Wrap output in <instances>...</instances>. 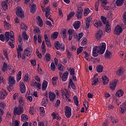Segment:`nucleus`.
Wrapping results in <instances>:
<instances>
[{
	"label": "nucleus",
	"mask_w": 126,
	"mask_h": 126,
	"mask_svg": "<svg viewBox=\"0 0 126 126\" xmlns=\"http://www.w3.org/2000/svg\"><path fill=\"white\" fill-rule=\"evenodd\" d=\"M106 50V43H102L99 46H95L93 48V56L94 57H98V55H103Z\"/></svg>",
	"instance_id": "nucleus-1"
},
{
	"label": "nucleus",
	"mask_w": 126,
	"mask_h": 126,
	"mask_svg": "<svg viewBox=\"0 0 126 126\" xmlns=\"http://www.w3.org/2000/svg\"><path fill=\"white\" fill-rule=\"evenodd\" d=\"M5 41L6 42H8L9 39L12 41V43H14V33L12 31L6 32L5 33Z\"/></svg>",
	"instance_id": "nucleus-2"
},
{
	"label": "nucleus",
	"mask_w": 126,
	"mask_h": 126,
	"mask_svg": "<svg viewBox=\"0 0 126 126\" xmlns=\"http://www.w3.org/2000/svg\"><path fill=\"white\" fill-rule=\"evenodd\" d=\"M24 111V108L22 106H19L18 107H15L13 110V113L14 116H16L18 115V116H20L22 114H23V112Z\"/></svg>",
	"instance_id": "nucleus-3"
},
{
	"label": "nucleus",
	"mask_w": 126,
	"mask_h": 126,
	"mask_svg": "<svg viewBox=\"0 0 126 126\" xmlns=\"http://www.w3.org/2000/svg\"><path fill=\"white\" fill-rule=\"evenodd\" d=\"M65 116L67 119L71 117V108L68 106H65Z\"/></svg>",
	"instance_id": "nucleus-4"
},
{
	"label": "nucleus",
	"mask_w": 126,
	"mask_h": 126,
	"mask_svg": "<svg viewBox=\"0 0 126 126\" xmlns=\"http://www.w3.org/2000/svg\"><path fill=\"white\" fill-rule=\"evenodd\" d=\"M55 48L57 50L60 51H64V45L62 43H60L59 41H57L55 43Z\"/></svg>",
	"instance_id": "nucleus-5"
},
{
	"label": "nucleus",
	"mask_w": 126,
	"mask_h": 126,
	"mask_svg": "<svg viewBox=\"0 0 126 126\" xmlns=\"http://www.w3.org/2000/svg\"><path fill=\"white\" fill-rule=\"evenodd\" d=\"M16 15L20 17V18H23L24 17V12L21 7H19L17 8Z\"/></svg>",
	"instance_id": "nucleus-6"
},
{
	"label": "nucleus",
	"mask_w": 126,
	"mask_h": 126,
	"mask_svg": "<svg viewBox=\"0 0 126 126\" xmlns=\"http://www.w3.org/2000/svg\"><path fill=\"white\" fill-rule=\"evenodd\" d=\"M124 30V28L122 29L121 26L118 25L116 26L115 30L114 31V33L116 34V35H120L121 33L123 32Z\"/></svg>",
	"instance_id": "nucleus-7"
},
{
	"label": "nucleus",
	"mask_w": 126,
	"mask_h": 126,
	"mask_svg": "<svg viewBox=\"0 0 126 126\" xmlns=\"http://www.w3.org/2000/svg\"><path fill=\"white\" fill-rule=\"evenodd\" d=\"M83 12V9L82 8L80 7L77 10V12L76 13V16L78 18V19H81L82 18V13Z\"/></svg>",
	"instance_id": "nucleus-8"
},
{
	"label": "nucleus",
	"mask_w": 126,
	"mask_h": 126,
	"mask_svg": "<svg viewBox=\"0 0 126 126\" xmlns=\"http://www.w3.org/2000/svg\"><path fill=\"white\" fill-rule=\"evenodd\" d=\"M118 82H119L118 80H115L114 81H112L110 83L109 88L111 90H113V91L116 90V87H117Z\"/></svg>",
	"instance_id": "nucleus-9"
},
{
	"label": "nucleus",
	"mask_w": 126,
	"mask_h": 126,
	"mask_svg": "<svg viewBox=\"0 0 126 126\" xmlns=\"http://www.w3.org/2000/svg\"><path fill=\"white\" fill-rule=\"evenodd\" d=\"M68 71H65L63 74V73H60V76L62 79V81H66L67 80V76H68Z\"/></svg>",
	"instance_id": "nucleus-10"
},
{
	"label": "nucleus",
	"mask_w": 126,
	"mask_h": 126,
	"mask_svg": "<svg viewBox=\"0 0 126 126\" xmlns=\"http://www.w3.org/2000/svg\"><path fill=\"white\" fill-rule=\"evenodd\" d=\"M65 91L63 90H61V93L62 94V95H64L65 96L66 99L69 101V102H70L71 101L70 99H69V94H68V91H67V89H64Z\"/></svg>",
	"instance_id": "nucleus-11"
},
{
	"label": "nucleus",
	"mask_w": 126,
	"mask_h": 126,
	"mask_svg": "<svg viewBox=\"0 0 126 126\" xmlns=\"http://www.w3.org/2000/svg\"><path fill=\"white\" fill-rule=\"evenodd\" d=\"M31 85V86L36 87L37 90H39V89H41V84L37 83V82H36L35 80H32V81Z\"/></svg>",
	"instance_id": "nucleus-12"
},
{
	"label": "nucleus",
	"mask_w": 126,
	"mask_h": 126,
	"mask_svg": "<svg viewBox=\"0 0 126 126\" xmlns=\"http://www.w3.org/2000/svg\"><path fill=\"white\" fill-rule=\"evenodd\" d=\"M94 25L96 27V28H101L103 27V23H102V22L100 20H94Z\"/></svg>",
	"instance_id": "nucleus-13"
},
{
	"label": "nucleus",
	"mask_w": 126,
	"mask_h": 126,
	"mask_svg": "<svg viewBox=\"0 0 126 126\" xmlns=\"http://www.w3.org/2000/svg\"><path fill=\"white\" fill-rule=\"evenodd\" d=\"M82 37H83V33L82 32L79 33L78 35L76 33H74L73 37L74 38V39H76V41H77V42H79Z\"/></svg>",
	"instance_id": "nucleus-14"
},
{
	"label": "nucleus",
	"mask_w": 126,
	"mask_h": 126,
	"mask_svg": "<svg viewBox=\"0 0 126 126\" xmlns=\"http://www.w3.org/2000/svg\"><path fill=\"white\" fill-rule=\"evenodd\" d=\"M0 99L2 100H3L5 98V97L7 96V92H6L5 90L2 89L0 91Z\"/></svg>",
	"instance_id": "nucleus-15"
},
{
	"label": "nucleus",
	"mask_w": 126,
	"mask_h": 126,
	"mask_svg": "<svg viewBox=\"0 0 126 126\" xmlns=\"http://www.w3.org/2000/svg\"><path fill=\"white\" fill-rule=\"evenodd\" d=\"M48 97L51 102H54V100L56 99V94L52 92H49L48 93Z\"/></svg>",
	"instance_id": "nucleus-16"
},
{
	"label": "nucleus",
	"mask_w": 126,
	"mask_h": 126,
	"mask_svg": "<svg viewBox=\"0 0 126 126\" xmlns=\"http://www.w3.org/2000/svg\"><path fill=\"white\" fill-rule=\"evenodd\" d=\"M102 36H103V31L102 30L97 31L95 34V37L97 40H100L102 38Z\"/></svg>",
	"instance_id": "nucleus-17"
},
{
	"label": "nucleus",
	"mask_w": 126,
	"mask_h": 126,
	"mask_svg": "<svg viewBox=\"0 0 126 126\" xmlns=\"http://www.w3.org/2000/svg\"><path fill=\"white\" fill-rule=\"evenodd\" d=\"M73 26L75 30H77L80 28V26H81V22L79 21H76L73 24Z\"/></svg>",
	"instance_id": "nucleus-18"
},
{
	"label": "nucleus",
	"mask_w": 126,
	"mask_h": 126,
	"mask_svg": "<svg viewBox=\"0 0 126 126\" xmlns=\"http://www.w3.org/2000/svg\"><path fill=\"white\" fill-rule=\"evenodd\" d=\"M14 77L10 76L8 78V84L9 86H12L15 84V80Z\"/></svg>",
	"instance_id": "nucleus-19"
},
{
	"label": "nucleus",
	"mask_w": 126,
	"mask_h": 126,
	"mask_svg": "<svg viewBox=\"0 0 126 126\" xmlns=\"http://www.w3.org/2000/svg\"><path fill=\"white\" fill-rule=\"evenodd\" d=\"M20 90L22 94H24V93L26 92V88H25V85H24V83H21L20 84Z\"/></svg>",
	"instance_id": "nucleus-20"
},
{
	"label": "nucleus",
	"mask_w": 126,
	"mask_h": 126,
	"mask_svg": "<svg viewBox=\"0 0 126 126\" xmlns=\"http://www.w3.org/2000/svg\"><path fill=\"white\" fill-rule=\"evenodd\" d=\"M25 55L27 57H30L31 56V54H32V49L30 48H27L25 50Z\"/></svg>",
	"instance_id": "nucleus-21"
},
{
	"label": "nucleus",
	"mask_w": 126,
	"mask_h": 126,
	"mask_svg": "<svg viewBox=\"0 0 126 126\" xmlns=\"http://www.w3.org/2000/svg\"><path fill=\"white\" fill-rule=\"evenodd\" d=\"M126 106H124V105H120L119 107V113L121 115H123V114H125L126 113Z\"/></svg>",
	"instance_id": "nucleus-22"
},
{
	"label": "nucleus",
	"mask_w": 126,
	"mask_h": 126,
	"mask_svg": "<svg viewBox=\"0 0 126 126\" xmlns=\"http://www.w3.org/2000/svg\"><path fill=\"white\" fill-rule=\"evenodd\" d=\"M30 7L31 8V13H34V12H36V4L32 3L30 5Z\"/></svg>",
	"instance_id": "nucleus-23"
},
{
	"label": "nucleus",
	"mask_w": 126,
	"mask_h": 126,
	"mask_svg": "<svg viewBox=\"0 0 126 126\" xmlns=\"http://www.w3.org/2000/svg\"><path fill=\"white\" fill-rule=\"evenodd\" d=\"M47 87H48V82L44 80L43 81V83L42 84V90H43V91H45V90L47 89Z\"/></svg>",
	"instance_id": "nucleus-24"
},
{
	"label": "nucleus",
	"mask_w": 126,
	"mask_h": 126,
	"mask_svg": "<svg viewBox=\"0 0 126 126\" xmlns=\"http://www.w3.org/2000/svg\"><path fill=\"white\" fill-rule=\"evenodd\" d=\"M91 20H92V19H91L90 17L88 18L86 20V28L88 29L89 27H90V23H91Z\"/></svg>",
	"instance_id": "nucleus-25"
},
{
	"label": "nucleus",
	"mask_w": 126,
	"mask_h": 126,
	"mask_svg": "<svg viewBox=\"0 0 126 126\" xmlns=\"http://www.w3.org/2000/svg\"><path fill=\"white\" fill-rule=\"evenodd\" d=\"M21 118L24 123H26V121H28V116L26 114H22Z\"/></svg>",
	"instance_id": "nucleus-26"
},
{
	"label": "nucleus",
	"mask_w": 126,
	"mask_h": 126,
	"mask_svg": "<svg viewBox=\"0 0 126 126\" xmlns=\"http://www.w3.org/2000/svg\"><path fill=\"white\" fill-rule=\"evenodd\" d=\"M116 96L117 97H122V96H124V91L122 90H120L117 92L116 93Z\"/></svg>",
	"instance_id": "nucleus-27"
},
{
	"label": "nucleus",
	"mask_w": 126,
	"mask_h": 126,
	"mask_svg": "<svg viewBox=\"0 0 126 126\" xmlns=\"http://www.w3.org/2000/svg\"><path fill=\"white\" fill-rule=\"evenodd\" d=\"M125 0H117L115 3L117 6H122L124 4Z\"/></svg>",
	"instance_id": "nucleus-28"
},
{
	"label": "nucleus",
	"mask_w": 126,
	"mask_h": 126,
	"mask_svg": "<svg viewBox=\"0 0 126 126\" xmlns=\"http://www.w3.org/2000/svg\"><path fill=\"white\" fill-rule=\"evenodd\" d=\"M44 60L45 61V62H50V61H51V55H50V53L46 54Z\"/></svg>",
	"instance_id": "nucleus-29"
},
{
	"label": "nucleus",
	"mask_w": 126,
	"mask_h": 126,
	"mask_svg": "<svg viewBox=\"0 0 126 126\" xmlns=\"http://www.w3.org/2000/svg\"><path fill=\"white\" fill-rule=\"evenodd\" d=\"M48 103V99L46 97H43L41 102V105L44 107H47V104Z\"/></svg>",
	"instance_id": "nucleus-30"
},
{
	"label": "nucleus",
	"mask_w": 126,
	"mask_h": 126,
	"mask_svg": "<svg viewBox=\"0 0 126 126\" xmlns=\"http://www.w3.org/2000/svg\"><path fill=\"white\" fill-rule=\"evenodd\" d=\"M41 50L42 54L46 53V45L45 44V41H43L41 45Z\"/></svg>",
	"instance_id": "nucleus-31"
},
{
	"label": "nucleus",
	"mask_w": 126,
	"mask_h": 126,
	"mask_svg": "<svg viewBox=\"0 0 126 126\" xmlns=\"http://www.w3.org/2000/svg\"><path fill=\"white\" fill-rule=\"evenodd\" d=\"M105 31L107 33H110L111 32V26L109 25L108 23H107L106 26H105Z\"/></svg>",
	"instance_id": "nucleus-32"
},
{
	"label": "nucleus",
	"mask_w": 126,
	"mask_h": 126,
	"mask_svg": "<svg viewBox=\"0 0 126 126\" xmlns=\"http://www.w3.org/2000/svg\"><path fill=\"white\" fill-rule=\"evenodd\" d=\"M102 80H103V85H106L109 83V79L107 76H104L102 77Z\"/></svg>",
	"instance_id": "nucleus-33"
},
{
	"label": "nucleus",
	"mask_w": 126,
	"mask_h": 126,
	"mask_svg": "<svg viewBox=\"0 0 126 126\" xmlns=\"http://www.w3.org/2000/svg\"><path fill=\"white\" fill-rule=\"evenodd\" d=\"M61 34L63 38H65L66 37V29H63L61 30Z\"/></svg>",
	"instance_id": "nucleus-34"
},
{
	"label": "nucleus",
	"mask_w": 126,
	"mask_h": 126,
	"mask_svg": "<svg viewBox=\"0 0 126 126\" xmlns=\"http://www.w3.org/2000/svg\"><path fill=\"white\" fill-rule=\"evenodd\" d=\"M74 14H75V12H71V13H70L67 15V21H69V20H71V18H72V17H73V16L74 15Z\"/></svg>",
	"instance_id": "nucleus-35"
},
{
	"label": "nucleus",
	"mask_w": 126,
	"mask_h": 126,
	"mask_svg": "<svg viewBox=\"0 0 126 126\" xmlns=\"http://www.w3.org/2000/svg\"><path fill=\"white\" fill-rule=\"evenodd\" d=\"M68 85L69 87L71 86L72 89H75V85H74V83H73V82L72 81V80L71 79L69 80Z\"/></svg>",
	"instance_id": "nucleus-36"
},
{
	"label": "nucleus",
	"mask_w": 126,
	"mask_h": 126,
	"mask_svg": "<svg viewBox=\"0 0 126 126\" xmlns=\"http://www.w3.org/2000/svg\"><path fill=\"white\" fill-rule=\"evenodd\" d=\"M50 8H49V7H47L45 9V16L46 17H49V15L51 14Z\"/></svg>",
	"instance_id": "nucleus-37"
},
{
	"label": "nucleus",
	"mask_w": 126,
	"mask_h": 126,
	"mask_svg": "<svg viewBox=\"0 0 126 126\" xmlns=\"http://www.w3.org/2000/svg\"><path fill=\"white\" fill-rule=\"evenodd\" d=\"M104 68V67L102 66L101 65H98L96 67V70L97 72H102L103 71V69Z\"/></svg>",
	"instance_id": "nucleus-38"
},
{
	"label": "nucleus",
	"mask_w": 126,
	"mask_h": 126,
	"mask_svg": "<svg viewBox=\"0 0 126 126\" xmlns=\"http://www.w3.org/2000/svg\"><path fill=\"white\" fill-rule=\"evenodd\" d=\"M18 100L19 102L20 103V104H21V105H24V104H25V101L24 100V98H23V97H19L18 98Z\"/></svg>",
	"instance_id": "nucleus-39"
},
{
	"label": "nucleus",
	"mask_w": 126,
	"mask_h": 126,
	"mask_svg": "<svg viewBox=\"0 0 126 126\" xmlns=\"http://www.w3.org/2000/svg\"><path fill=\"white\" fill-rule=\"evenodd\" d=\"M22 75V72L19 71L17 75V82H19L20 79H21V75Z\"/></svg>",
	"instance_id": "nucleus-40"
},
{
	"label": "nucleus",
	"mask_w": 126,
	"mask_h": 126,
	"mask_svg": "<svg viewBox=\"0 0 126 126\" xmlns=\"http://www.w3.org/2000/svg\"><path fill=\"white\" fill-rule=\"evenodd\" d=\"M58 36H59V32H55L51 38V39H57V38H58Z\"/></svg>",
	"instance_id": "nucleus-41"
},
{
	"label": "nucleus",
	"mask_w": 126,
	"mask_h": 126,
	"mask_svg": "<svg viewBox=\"0 0 126 126\" xmlns=\"http://www.w3.org/2000/svg\"><path fill=\"white\" fill-rule=\"evenodd\" d=\"M2 7L4 10L7 9V4H6V2L4 1L2 2Z\"/></svg>",
	"instance_id": "nucleus-42"
},
{
	"label": "nucleus",
	"mask_w": 126,
	"mask_h": 126,
	"mask_svg": "<svg viewBox=\"0 0 126 126\" xmlns=\"http://www.w3.org/2000/svg\"><path fill=\"white\" fill-rule=\"evenodd\" d=\"M73 100L75 104L76 105V106H78L79 104V102L78 101V98H77V96H74L73 97Z\"/></svg>",
	"instance_id": "nucleus-43"
},
{
	"label": "nucleus",
	"mask_w": 126,
	"mask_h": 126,
	"mask_svg": "<svg viewBox=\"0 0 126 126\" xmlns=\"http://www.w3.org/2000/svg\"><path fill=\"white\" fill-rule=\"evenodd\" d=\"M93 80H94V81L92 83V85H96V84L98 83V81H99V79H98V78L95 79V76L94 77Z\"/></svg>",
	"instance_id": "nucleus-44"
},
{
	"label": "nucleus",
	"mask_w": 126,
	"mask_h": 126,
	"mask_svg": "<svg viewBox=\"0 0 126 126\" xmlns=\"http://www.w3.org/2000/svg\"><path fill=\"white\" fill-rule=\"evenodd\" d=\"M2 71H5L7 70V63H5V62L3 63V67L2 68Z\"/></svg>",
	"instance_id": "nucleus-45"
},
{
	"label": "nucleus",
	"mask_w": 126,
	"mask_h": 126,
	"mask_svg": "<svg viewBox=\"0 0 126 126\" xmlns=\"http://www.w3.org/2000/svg\"><path fill=\"white\" fill-rule=\"evenodd\" d=\"M68 71H69L70 75H74L75 74L74 68H70L68 70Z\"/></svg>",
	"instance_id": "nucleus-46"
},
{
	"label": "nucleus",
	"mask_w": 126,
	"mask_h": 126,
	"mask_svg": "<svg viewBox=\"0 0 126 126\" xmlns=\"http://www.w3.org/2000/svg\"><path fill=\"white\" fill-rule=\"evenodd\" d=\"M22 37L24 39V40H28L29 37L26 34V32H22Z\"/></svg>",
	"instance_id": "nucleus-47"
},
{
	"label": "nucleus",
	"mask_w": 126,
	"mask_h": 126,
	"mask_svg": "<svg viewBox=\"0 0 126 126\" xmlns=\"http://www.w3.org/2000/svg\"><path fill=\"white\" fill-rule=\"evenodd\" d=\"M110 57H111V52L107 50L105 53V57L106 59H110Z\"/></svg>",
	"instance_id": "nucleus-48"
},
{
	"label": "nucleus",
	"mask_w": 126,
	"mask_h": 126,
	"mask_svg": "<svg viewBox=\"0 0 126 126\" xmlns=\"http://www.w3.org/2000/svg\"><path fill=\"white\" fill-rule=\"evenodd\" d=\"M39 110L41 116H44L45 115V108L43 107H40Z\"/></svg>",
	"instance_id": "nucleus-49"
},
{
	"label": "nucleus",
	"mask_w": 126,
	"mask_h": 126,
	"mask_svg": "<svg viewBox=\"0 0 126 126\" xmlns=\"http://www.w3.org/2000/svg\"><path fill=\"white\" fill-rule=\"evenodd\" d=\"M124 71H123V68H120L118 69V70L116 72L117 75H122L123 74Z\"/></svg>",
	"instance_id": "nucleus-50"
},
{
	"label": "nucleus",
	"mask_w": 126,
	"mask_h": 126,
	"mask_svg": "<svg viewBox=\"0 0 126 126\" xmlns=\"http://www.w3.org/2000/svg\"><path fill=\"white\" fill-rule=\"evenodd\" d=\"M50 67L53 71H55L56 70V65H55V63L53 62L51 63Z\"/></svg>",
	"instance_id": "nucleus-51"
},
{
	"label": "nucleus",
	"mask_w": 126,
	"mask_h": 126,
	"mask_svg": "<svg viewBox=\"0 0 126 126\" xmlns=\"http://www.w3.org/2000/svg\"><path fill=\"white\" fill-rule=\"evenodd\" d=\"M82 51H83V47H79L77 50V55H79L80 53L82 52Z\"/></svg>",
	"instance_id": "nucleus-52"
},
{
	"label": "nucleus",
	"mask_w": 126,
	"mask_h": 126,
	"mask_svg": "<svg viewBox=\"0 0 126 126\" xmlns=\"http://www.w3.org/2000/svg\"><path fill=\"white\" fill-rule=\"evenodd\" d=\"M101 18L103 24H107V18L104 17V16H101Z\"/></svg>",
	"instance_id": "nucleus-53"
},
{
	"label": "nucleus",
	"mask_w": 126,
	"mask_h": 126,
	"mask_svg": "<svg viewBox=\"0 0 126 126\" xmlns=\"http://www.w3.org/2000/svg\"><path fill=\"white\" fill-rule=\"evenodd\" d=\"M33 32L35 33V34H36V33H37L38 34H40V29H39V28L36 27L34 28V29L33 30Z\"/></svg>",
	"instance_id": "nucleus-54"
},
{
	"label": "nucleus",
	"mask_w": 126,
	"mask_h": 126,
	"mask_svg": "<svg viewBox=\"0 0 126 126\" xmlns=\"http://www.w3.org/2000/svg\"><path fill=\"white\" fill-rule=\"evenodd\" d=\"M57 79H58L57 77L52 78V83L53 85H56V84H57Z\"/></svg>",
	"instance_id": "nucleus-55"
},
{
	"label": "nucleus",
	"mask_w": 126,
	"mask_h": 126,
	"mask_svg": "<svg viewBox=\"0 0 126 126\" xmlns=\"http://www.w3.org/2000/svg\"><path fill=\"white\" fill-rule=\"evenodd\" d=\"M99 2H96L95 3L94 7H95V10H96V11H98L99 9Z\"/></svg>",
	"instance_id": "nucleus-56"
},
{
	"label": "nucleus",
	"mask_w": 126,
	"mask_h": 126,
	"mask_svg": "<svg viewBox=\"0 0 126 126\" xmlns=\"http://www.w3.org/2000/svg\"><path fill=\"white\" fill-rule=\"evenodd\" d=\"M4 26L6 29H8L9 27V23H7V22L4 21Z\"/></svg>",
	"instance_id": "nucleus-57"
},
{
	"label": "nucleus",
	"mask_w": 126,
	"mask_h": 126,
	"mask_svg": "<svg viewBox=\"0 0 126 126\" xmlns=\"http://www.w3.org/2000/svg\"><path fill=\"white\" fill-rule=\"evenodd\" d=\"M88 13H89V9H85L84 11V16H87Z\"/></svg>",
	"instance_id": "nucleus-58"
},
{
	"label": "nucleus",
	"mask_w": 126,
	"mask_h": 126,
	"mask_svg": "<svg viewBox=\"0 0 126 126\" xmlns=\"http://www.w3.org/2000/svg\"><path fill=\"white\" fill-rule=\"evenodd\" d=\"M0 40L2 41V42H4V40H5V37H4V35L3 34H1L0 35Z\"/></svg>",
	"instance_id": "nucleus-59"
},
{
	"label": "nucleus",
	"mask_w": 126,
	"mask_h": 126,
	"mask_svg": "<svg viewBox=\"0 0 126 126\" xmlns=\"http://www.w3.org/2000/svg\"><path fill=\"white\" fill-rule=\"evenodd\" d=\"M123 21L124 23V24H126V12L124 13L123 16Z\"/></svg>",
	"instance_id": "nucleus-60"
},
{
	"label": "nucleus",
	"mask_w": 126,
	"mask_h": 126,
	"mask_svg": "<svg viewBox=\"0 0 126 126\" xmlns=\"http://www.w3.org/2000/svg\"><path fill=\"white\" fill-rule=\"evenodd\" d=\"M38 25L40 26V27H42L43 26V21H42V19H41L40 18H39V19L38 20Z\"/></svg>",
	"instance_id": "nucleus-61"
},
{
	"label": "nucleus",
	"mask_w": 126,
	"mask_h": 126,
	"mask_svg": "<svg viewBox=\"0 0 126 126\" xmlns=\"http://www.w3.org/2000/svg\"><path fill=\"white\" fill-rule=\"evenodd\" d=\"M107 18H109V19H112L113 18V16H112V12H108L107 15Z\"/></svg>",
	"instance_id": "nucleus-62"
},
{
	"label": "nucleus",
	"mask_w": 126,
	"mask_h": 126,
	"mask_svg": "<svg viewBox=\"0 0 126 126\" xmlns=\"http://www.w3.org/2000/svg\"><path fill=\"white\" fill-rule=\"evenodd\" d=\"M58 115L56 114V113L55 112L52 113V116L53 117V120H56L57 119Z\"/></svg>",
	"instance_id": "nucleus-63"
},
{
	"label": "nucleus",
	"mask_w": 126,
	"mask_h": 126,
	"mask_svg": "<svg viewBox=\"0 0 126 126\" xmlns=\"http://www.w3.org/2000/svg\"><path fill=\"white\" fill-rule=\"evenodd\" d=\"M74 33V31L72 29H69L68 31V34L69 35H72V33Z\"/></svg>",
	"instance_id": "nucleus-64"
}]
</instances>
